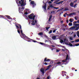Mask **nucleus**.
<instances>
[{
  "label": "nucleus",
  "instance_id": "35",
  "mask_svg": "<svg viewBox=\"0 0 79 79\" xmlns=\"http://www.w3.org/2000/svg\"><path fill=\"white\" fill-rule=\"evenodd\" d=\"M52 30H50L49 33H48V34H51V33H52Z\"/></svg>",
  "mask_w": 79,
  "mask_h": 79
},
{
  "label": "nucleus",
  "instance_id": "38",
  "mask_svg": "<svg viewBox=\"0 0 79 79\" xmlns=\"http://www.w3.org/2000/svg\"><path fill=\"white\" fill-rule=\"evenodd\" d=\"M59 8V7H53V9H58Z\"/></svg>",
  "mask_w": 79,
  "mask_h": 79
},
{
  "label": "nucleus",
  "instance_id": "47",
  "mask_svg": "<svg viewBox=\"0 0 79 79\" xmlns=\"http://www.w3.org/2000/svg\"><path fill=\"white\" fill-rule=\"evenodd\" d=\"M40 44H41V45H43V44H44V43H42V42H40Z\"/></svg>",
  "mask_w": 79,
  "mask_h": 79
},
{
  "label": "nucleus",
  "instance_id": "62",
  "mask_svg": "<svg viewBox=\"0 0 79 79\" xmlns=\"http://www.w3.org/2000/svg\"><path fill=\"white\" fill-rule=\"evenodd\" d=\"M45 64V65H47V63L45 62V63H44Z\"/></svg>",
  "mask_w": 79,
  "mask_h": 79
},
{
  "label": "nucleus",
  "instance_id": "41",
  "mask_svg": "<svg viewBox=\"0 0 79 79\" xmlns=\"http://www.w3.org/2000/svg\"><path fill=\"white\" fill-rule=\"evenodd\" d=\"M22 8H21V10H22V11L23 10H24V7L22 6Z\"/></svg>",
  "mask_w": 79,
  "mask_h": 79
},
{
  "label": "nucleus",
  "instance_id": "15",
  "mask_svg": "<svg viewBox=\"0 0 79 79\" xmlns=\"http://www.w3.org/2000/svg\"><path fill=\"white\" fill-rule=\"evenodd\" d=\"M52 15H51L49 17V18L48 21H50V20H51V19H52Z\"/></svg>",
  "mask_w": 79,
  "mask_h": 79
},
{
  "label": "nucleus",
  "instance_id": "22",
  "mask_svg": "<svg viewBox=\"0 0 79 79\" xmlns=\"http://www.w3.org/2000/svg\"><path fill=\"white\" fill-rule=\"evenodd\" d=\"M69 26H71L73 25V23H69Z\"/></svg>",
  "mask_w": 79,
  "mask_h": 79
},
{
  "label": "nucleus",
  "instance_id": "20",
  "mask_svg": "<svg viewBox=\"0 0 79 79\" xmlns=\"http://www.w3.org/2000/svg\"><path fill=\"white\" fill-rule=\"evenodd\" d=\"M51 13H53V15H55V11H51Z\"/></svg>",
  "mask_w": 79,
  "mask_h": 79
},
{
  "label": "nucleus",
  "instance_id": "1",
  "mask_svg": "<svg viewBox=\"0 0 79 79\" xmlns=\"http://www.w3.org/2000/svg\"><path fill=\"white\" fill-rule=\"evenodd\" d=\"M28 17L30 19H33V20L32 21L31 24L32 25H35V23L34 22V19H35V15H34L33 13L29 15Z\"/></svg>",
  "mask_w": 79,
  "mask_h": 79
},
{
  "label": "nucleus",
  "instance_id": "5",
  "mask_svg": "<svg viewBox=\"0 0 79 79\" xmlns=\"http://www.w3.org/2000/svg\"><path fill=\"white\" fill-rule=\"evenodd\" d=\"M30 4L31 5H32L33 8H34V6L36 5V4H35V3H34V2L33 1H31L30 2Z\"/></svg>",
  "mask_w": 79,
  "mask_h": 79
},
{
  "label": "nucleus",
  "instance_id": "16",
  "mask_svg": "<svg viewBox=\"0 0 79 79\" xmlns=\"http://www.w3.org/2000/svg\"><path fill=\"white\" fill-rule=\"evenodd\" d=\"M62 75L63 77L65 76V77H66V75L65 73H62Z\"/></svg>",
  "mask_w": 79,
  "mask_h": 79
},
{
  "label": "nucleus",
  "instance_id": "6",
  "mask_svg": "<svg viewBox=\"0 0 79 79\" xmlns=\"http://www.w3.org/2000/svg\"><path fill=\"white\" fill-rule=\"evenodd\" d=\"M22 35L23 38H25V39H29V38L28 37H27V36H26V35L24 34H22Z\"/></svg>",
  "mask_w": 79,
  "mask_h": 79
},
{
  "label": "nucleus",
  "instance_id": "55",
  "mask_svg": "<svg viewBox=\"0 0 79 79\" xmlns=\"http://www.w3.org/2000/svg\"><path fill=\"white\" fill-rule=\"evenodd\" d=\"M37 20H35V23H37Z\"/></svg>",
  "mask_w": 79,
  "mask_h": 79
},
{
  "label": "nucleus",
  "instance_id": "39",
  "mask_svg": "<svg viewBox=\"0 0 79 79\" xmlns=\"http://www.w3.org/2000/svg\"><path fill=\"white\" fill-rule=\"evenodd\" d=\"M21 10V7H19V11H21V12H22L23 11H22V10Z\"/></svg>",
  "mask_w": 79,
  "mask_h": 79
},
{
  "label": "nucleus",
  "instance_id": "57",
  "mask_svg": "<svg viewBox=\"0 0 79 79\" xmlns=\"http://www.w3.org/2000/svg\"><path fill=\"white\" fill-rule=\"evenodd\" d=\"M77 23H79V20L77 21Z\"/></svg>",
  "mask_w": 79,
  "mask_h": 79
},
{
  "label": "nucleus",
  "instance_id": "12",
  "mask_svg": "<svg viewBox=\"0 0 79 79\" xmlns=\"http://www.w3.org/2000/svg\"><path fill=\"white\" fill-rule=\"evenodd\" d=\"M52 39L53 40H55L56 39V36H53L52 37Z\"/></svg>",
  "mask_w": 79,
  "mask_h": 79
},
{
  "label": "nucleus",
  "instance_id": "27",
  "mask_svg": "<svg viewBox=\"0 0 79 79\" xmlns=\"http://www.w3.org/2000/svg\"><path fill=\"white\" fill-rule=\"evenodd\" d=\"M77 4H75L73 6V7H74V8H75V7H77Z\"/></svg>",
  "mask_w": 79,
  "mask_h": 79
},
{
  "label": "nucleus",
  "instance_id": "9",
  "mask_svg": "<svg viewBox=\"0 0 79 79\" xmlns=\"http://www.w3.org/2000/svg\"><path fill=\"white\" fill-rule=\"evenodd\" d=\"M76 12H73L69 15V16H72V15H76Z\"/></svg>",
  "mask_w": 79,
  "mask_h": 79
},
{
  "label": "nucleus",
  "instance_id": "50",
  "mask_svg": "<svg viewBox=\"0 0 79 79\" xmlns=\"http://www.w3.org/2000/svg\"><path fill=\"white\" fill-rule=\"evenodd\" d=\"M62 73H66V72L64 71H62Z\"/></svg>",
  "mask_w": 79,
  "mask_h": 79
},
{
  "label": "nucleus",
  "instance_id": "17",
  "mask_svg": "<svg viewBox=\"0 0 79 79\" xmlns=\"http://www.w3.org/2000/svg\"><path fill=\"white\" fill-rule=\"evenodd\" d=\"M5 16L7 18L9 19H10V16H9V15H5Z\"/></svg>",
  "mask_w": 79,
  "mask_h": 79
},
{
  "label": "nucleus",
  "instance_id": "34",
  "mask_svg": "<svg viewBox=\"0 0 79 79\" xmlns=\"http://www.w3.org/2000/svg\"><path fill=\"white\" fill-rule=\"evenodd\" d=\"M56 29L54 30L53 31V33H55L56 32Z\"/></svg>",
  "mask_w": 79,
  "mask_h": 79
},
{
  "label": "nucleus",
  "instance_id": "28",
  "mask_svg": "<svg viewBox=\"0 0 79 79\" xmlns=\"http://www.w3.org/2000/svg\"><path fill=\"white\" fill-rule=\"evenodd\" d=\"M27 39L29 40H28V42H31V41H32V40H32V39H30L28 38V39Z\"/></svg>",
  "mask_w": 79,
  "mask_h": 79
},
{
  "label": "nucleus",
  "instance_id": "37",
  "mask_svg": "<svg viewBox=\"0 0 79 79\" xmlns=\"http://www.w3.org/2000/svg\"><path fill=\"white\" fill-rule=\"evenodd\" d=\"M0 18H4V16L3 15H0Z\"/></svg>",
  "mask_w": 79,
  "mask_h": 79
},
{
  "label": "nucleus",
  "instance_id": "4",
  "mask_svg": "<svg viewBox=\"0 0 79 79\" xmlns=\"http://www.w3.org/2000/svg\"><path fill=\"white\" fill-rule=\"evenodd\" d=\"M43 3H45V4H44V5L43 6V8H44V11H46V8H47V4H46V3H48V2H46L44 3V1H43Z\"/></svg>",
  "mask_w": 79,
  "mask_h": 79
},
{
  "label": "nucleus",
  "instance_id": "51",
  "mask_svg": "<svg viewBox=\"0 0 79 79\" xmlns=\"http://www.w3.org/2000/svg\"><path fill=\"white\" fill-rule=\"evenodd\" d=\"M77 2V0H76L74 1H73V3H75V2Z\"/></svg>",
  "mask_w": 79,
  "mask_h": 79
},
{
  "label": "nucleus",
  "instance_id": "44",
  "mask_svg": "<svg viewBox=\"0 0 79 79\" xmlns=\"http://www.w3.org/2000/svg\"><path fill=\"white\" fill-rule=\"evenodd\" d=\"M70 39L71 40H73V38L71 37L70 38Z\"/></svg>",
  "mask_w": 79,
  "mask_h": 79
},
{
  "label": "nucleus",
  "instance_id": "33",
  "mask_svg": "<svg viewBox=\"0 0 79 79\" xmlns=\"http://www.w3.org/2000/svg\"><path fill=\"white\" fill-rule=\"evenodd\" d=\"M69 21L70 22V23H72L73 21H72V19H70L69 20Z\"/></svg>",
  "mask_w": 79,
  "mask_h": 79
},
{
  "label": "nucleus",
  "instance_id": "58",
  "mask_svg": "<svg viewBox=\"0 0 79 79\" xmlns=\"http://www.w3.org/2000/svg\"><path fill=\"white\" fill-rule=\"evenodd\" d=\"M66 22H67V23H69V22L68 21V20H67Z\"/></svg>",
  "mask_w": 79,
  "mask_h": 79
},
{
  "label": "nucleus",
  "instance_id": "64",
  "mask_svg": "<svg viewBox=\"0 0 79 79\" xmlns=\"http://www.w3.org/2000/svg\"><path fill=\"white\" fill-rule=\"evenodd\" d=\"M75 42L74 41H72L71 42V43H73V42Z\"/></svg>",
  "mask_w": 79,
  "mask_h": 79
},
{
  "label": "nucleus",
  "instance_id": "31",
  "mask_svg": "<svg viewBox=\"0 0 79 79\" xmlns=\"http://www.w3.org/2000/svg\"><path fill=\"white\" fill-rule=\"evenodd\" d=\"M16 2L17 3V4H19V3H18V2L19 1V0H16Z\"/></svg>",
  "mask_w": 79,
  "mask_h": 79
},
{
  "label": "nucleus",
  "instance_id": "53",
  "mask_svg": "<svg viewBox=\"0 0 79 79\" xmlns=\"http://www.w3.org/2000/svg\"><path fill=\"white\" fill-rule=\"evenodd\" d=\"M73 23H74L75 24H76L77 23V22H76V21H75V22H74Z\"/></svg>",
  "mask_w": 79,
  "mask_h": 79
},
{
  "label": "nucleus",
  "instance_id": "7",
  "mask_svg": "<svg viewBox=\"0 0 79 79\" xmlns=\"http://www.w3.org/2000/svg\"><path fill=\"white\" fill-rule=\"evenodd\" d=\"M19 30H20L21 34H23V30H22V28H21V26L20 24L19 25Z\"/></svg>",
  "mask_w": 79,
  "mask_h": 79
},
{
  "label": "nucleus",
  "instance_id": "36",
  "mask_svg": "<svg viewBox=\"0 0 79 79\" xmlns=\"http://www.w3.org/2000/svg\"><path fill=\"white\" fill-rule=\"evenodd\" d=\"M66 15H67V13H65L64 14V17H66Z\"/></svg>",
  "mask_w": 79,
  "mask_h": 79
},
{
  "label": "nucleus",
  "instance_id": "23",
  "mask_svg": "<svg viewBox=\"0 0 79 79\" xmlns=\"http://www.w3.org/2000/svg\"><path fill=\"white\" fill-rule=\"evenodd\" d=\"M19 34H20V30H19V28L18 30H17Z\"/></svg>",
  "mask_w": 79,
  "mask_h": 79
},
{
  "label": "nucleus",
  "instance_id": "26",
  "mask_svg": "<svg viewBox=\"0 0 79 79\" xmlns=\"http://www.w3.org/2000/svg\"><path fill=\"white\" fill-rule=\"evenodd\" d=\"M75 42H79V39L76 40L75 41Z\"/></svg>",
  "mask_w": 79,
  "mask_h": 79
},
{
  "label": "nucleus",
  "instance_id": "63",
  "mask_svg": "<svg viewBox=\"0 0 79 79\" xmlns=\"http://www.w3.org/2000/svg\"><path fill=\"white\" fill-rule=\"evenodd\" d=\"M62 51H65V50H64V49H62Z\"/></svg>",
  "mask_w": 79,
  "mask_h": 79
},
{
  "label": "nucleus",
  "instance_id": "42",
  "mask_svg": "<svg viewBox=\"0 0 79 79\" xmlns=\"http://www.w3.org/2000/svg\"><path fill=\"white\" fill-rule=\"evenodd\" d=\"M65 45H69V44L68 43L65 42Z\"/></svg>",
  "mask_w": 79,
  "mask_h": 79
},
{
  "label": "nucleus",
  "instance_id": "40",
  "mask_svg": "<svg viewBox=\"0 0 79 79\" xmlns=\"http://www.w3.org/2000/svg\"><path fill=\"white\" fill-rule=\"evenodd\" d=\"M15 26L16 27L17 29L18 30V29H19V26H18V25H16Z\"/></svg>",
  "mask_w": 79,
  "mask_h": 79
},
{
  "label": "nucleus",
  "instance_id": "46",
  "mask_svg": "<svg viewBox=\"0 0 79 79\" xmlns=\"http://www.w3.org/2000/svg\"><path fill=\"white\" fill-rule=\"evenodd\" d=\"M27 14H28V13H27V12H26L24 13V15H27Z\"/></svg>",
  "mask_w": 79,
  "mask_h": 79
},
{
  "label": "nucleus",
  "instance_id": "14",
  "mask_svg": "<svg viewBox=\"0 0 79 79\" xmlns=\"http://www.w3.org/2000/svg\"><path fill=\"white\" fill-rule=\"evenodd\" d=\"M70 6H71L72 7H73V5H74V3H73V2H71L70 3Z\"/></svg>",
  "mask_w": 79,
  "mask_h": 79
},
{
  "label": "nucleus",
  "instance_id": "52",
  "mask_svg": "<svg viewBox=\"0 0 79 79\" xmlns=\"http://www.w3.org/2000/svg\"><path fill=\"white\" fill-rule=\"evenodd\" d=\"M47 79H50V76H48L47 77Z\"/></svg>",
  "mask_w": 79,
  "mask_h": 79
},
{
  "label": "nucleus",
  "instance_id": "54",
  "mask_svg": "<svg viewBox=\"0 0 79 79\" xmlns=\"http://www.w3.org/2000/svg\"><path fill=\"white\" fill-rule=\"evenodd\" d=\"M66 78V79H68V78H69V77H68V76H67Z\"/></svg>",
  "mask_w": 79,
  "mask_h": 79
},
{
  "label": "nucleus",
  "instance_id": "56",
  "mask_svg": "<svg viewBox=\"0 0 79 79\" xmlns=\"http://www.w3.org/2000/svg\"><path fill=\"white\" fill-rule=\"evenodd\" d=\"M76 34H74V35L73 37H76Z\"/></svg>",
  "mask_w": 79,
  "mask_h": 79
},
{
  "label": "nucleus",
  "instance_id": "32",
  "mask_svg": "<svg viewBox=\"0 0 79 79\" xmlns=\"http://www.w3.org/2000/svg\"><path fill=\"white\" fill-rule=\"evenodd\" d=\"M50 27H47L46 28V30L47 31H48V29H49V28H50Z\"/></svg>",
  "mask_w": 79,
  "mask_h": 79
},
{
  "label": "nucleus",
  "instance_id": "24",
  "mask_svg": "<svg viewBox=\"0 0 79 79\" xmlns=\"http://www.w3.org/2000/svg\"><path fill=\"white\" fill-rule=\"evenodd\" d=\"M60 43L62 44V43H63L64 42V41H63V40H60Z\"/></svg>",
  "mask_w": 79,
  "mask_h": 79
},
{
  "label": "nucleus",
  "instance_id": "8",
  "mask_svg": "<svg viewBox=\"0 0 79 79\" xmlns=\"http://www.w3.org/2000/svg\"><path fill=\"white\" fill-rule=\"evenodd\" d=\"M40 71L42 73V74H45V73H44V71H45L44 69L43 68H41L40 69Z\"/></svg>",
  "mask_w": 79,
  "mask_h": 79
},
{
  "label": "nucleus",
  "instance_id": "61",
  "mask_svg": "<svg viewBox=\"0 0 79 79\" xmlns=\"http://www.w3.org/2000/svg\"><path fill=\"white\" fill-rule=\"evenodd\" d=\"M50 6H48V10H49V9H50Z\"/></svg>",
  "mask_w": 79,
  "mask_h": 79
},
{
  "label": "nucleus",
  "instance_id": "48",
  "mask_svg": "<svg viewBox=\"0 0 79 79\" xmlns=\"http://www.w3.org/2000/svg\"><path fill=\"white\" fill-rule=\"evenodd\" d=\"M51 66H52V65H49V66L48 67V68H50V67H51Z\"/></svg>",
  "mask_w": 79,
  "mask_h": 79
},
{
  "label": "nucleus",
  "instance_id": "45",
  "mask_svg": "<svg viewBox=\"0 0 79 79\" xmlns=\"http://www.w3.org/2000/svg\"><path fill=\"white\" fill-rule=\"evenodd\" d=\"M79 44H75V46H79Z\"/></svg>",
  "mask_w": 79,
  "mask_h": 79
},
{
  "label": "nucleus",
  "instance_id": "59",
  "mask_svg": "<svg viewBox=\"0 0 79 79\" xmlns=\"http://www.w3.org/2000/svg\"><path fill=\"white\" fill-rule=\"evenodd\" d=\"M48 3H52V2L51 1H49L48 2Z\"/></svg>",
  "mask_w": 79,
  "mask_h": 79
},
{
  "label": "nucleus",
  "instance_id": "19",
  "mask_svg": "<svg viewBox=\"0 0 79 79\" xmlns=\"http://www.w3.org/2000/svg\"><path fill=\"white\" fill-rule=\"evenodd\" d=\"M69 46H70V47H73V44H71V43H69Z\"/></svg>",
  "mask_w": 79,
  "mask_h": 79
},
{
  "label": "nucleus",
  "instance_id": "29",
  "mask_svg": "<svg viewBox=\"0 0 79 79\" xmlns=\"http://www.w3.org/2000/svg\"><path fill=\"white\" fill-rule=\"evenodd\" d=\"M31 40V41L35 43L37 42V41H35L32 39Z\"/></svg>",
  "mask_w": 79,
  "mask_h": 79
},
{
  "label": "nucleus",
  "instance_id": "18",
  "mask_svg": "<svg viewBox=\"0 0 79 79\" xmlns=\"http://www.w3.org/2000/svg\"><path fill=\"white\" fill-rule=\"evenodd\" d=\"M77 35L78 37H79V31H77Z\"/></svg>",
  "mask_w": 79,
  "mask_h": 79
},
{
  "label": "nucleus",
  "instance_id": "30",
  "mask_svg": "<svg viewBox=\"0 0 79 79\" xmlns=\"http://www.w3.org/2000/svg\"><path fill=\"white\" fill-rule=\"evenodd\" d=\"M56 64H61V63L60 62H58L57 63H56Z\"/></svg>",
  "mask_w": 79,
  "mask_h": 79
},
{
  "label": "nucleus",
  "instance_id": "49",
  "mask_svg": "<svg viewBox=\"0 0 79 79\" xmlns=\"http://www.w3.org/2000/svg\"><path fill=\"white\" fill-rule=\"evenodd\" d=\"M60 52V51L58 49H56V52Z\"/></svg>",
  "mask_w": 79,
  "mask_h": 79
},
{
  "label": "nucleus",
  "instance_id": "13",
  "mask_svg": "<svg viewBox=\"0 0 79 79\" xmlns=\"http://www.w3.org/2000/svg\"><path fill=\"white\" fill-rule=\"evenodd\" d=\"M63 2V1H62L60 2H59L57 3H56V5H58V4H62V3Z\"/></svg>",
  "mask_w": 79,
  "mask_h": 79
},
{
  "label": "nucleus",
  "instance_id": "21",
  "mask_svg": "<svg viewBox=\"0 0 79 79\" xmlns=\"http://www.w3.org/2000/svg\"><path fill=\"white\" fill-rule=\"evenodd\" d=\"M68 7L65 8L64 11H68Z\"/></svg>",
  "mask_w": 79,
  "mask_h": 79
},
{
  "label": "nucleus",
  "instance_id": "25",
  "mask_svg": "<svg viewBox=\"0 0 79 79\" xmlns=\"http://www.w3.org/2000/svg\"><path fill=\"white\" fill-rule=\"evenodd\" d=\"M39 35H43V33L42 32H40L39 33Z\"/></svg>",
  "mask_w": 79,
  "mask_h": 79
},
{
  "label": "nucleus",
  "instance_id": "43",
  "mask_svg": "<svg viewBox=\"0 0 79 79\" xmlns=\"http://www.w3.org/2000/svg\"><path fill=\"white\" fill-rule=\"evenodd\" d=\"M49 7H51V8H53V6L52 5H51L49 6Z\"/></svg>",
  "mask_w": 79,
  "mask_h": 79
},
{
  "label": "nucleus",
  "instance_id": "10",
  "mask_svg": "<svg viewBox=\"0 0 79 79\" xmlns=\"http://www.w3.org/2000/svg\"><path fill=\"white\" fill-rule=\"evenodd\" d=\"M68 56H69L68 55H67L66 57V60H63L62 61V62H66V61L68 60Z\"/></svg>",
  "mask_w": 79,
  "mask_h": 79
},
{
  "label": "nucleus",
  "instance_id": "3",
  "mask_svg": "<svg viewBox=\"0 0 79 79\" xmlns=\"http://www.w3.org/2000/svg\"><path fill=\"white\" fill-rule=\"evenodd\" d=\"M19 3L20 5V6H24L26 5V2H24V0H21L19 2Z\"/></svg>",
  "mask_w": 79,
  "mask_h": 79
},
{
  "label": "nucleus",
  "instance_id": "11",
  "mask_svg": "<svg viewBox=\"0 0 79 79\" xmlns=\"http://www.w3.org/2000/svg\"><path fill=\"white\" fill-rule=\"evenodd\" d=\"M47 58H45L44 60V62H47V61H49V62H50V59H47Z\"/></svg>",
  "mask_w": 79,
  "mask_h": 79
},
{
  "label": "nucleus",
  "instance_id": "2",
  "mask_svg": "<svg viewBox=\"0 0 79 79\" xmlns=\"http://www.w3.org/2000/svg\"><path fill=\"white\" fill-rule=\"evenodd\" d=\"M73 26H75L73 27L70 28V29L71 30H73V29H75V31H78L79 29V24L77 23V24H75L74 22H73Z\"/></svg>",
  "mask_w": 79,
  "mask_h": 79
},
{
  "label": "nucleus",
  "instance_id": "60",
  "mask_svg": "<svg viewBox=\"0 0 79 79\" xmlns=\"http://www.w3.org/2000/svg\"><path fill=\"white\" fill-rule=\"evenodd\" d=\"M75 20H77V18L76 17H75Z\"/></svg>",
  "mask_w": 79,
  "mask_h": 79
}]
</instances>
